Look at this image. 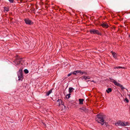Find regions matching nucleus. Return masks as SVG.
Instances as JSON below:
<instances>
[{
	"label": "nucleus",
	"mask_w": 130,
	"mask_h": 130,
	"mask_svg": "<svg viewBox=\"0 0 130 130\" xmlns=\"http://www.w3.org/2000/svg\"><path fill=\"white\" fill-rule=\"evenodd\" d=\"M97 117L95 118L96 121H97L98 123H101L100 122H103L104 121L102 116L101 114H98L97 115Z\"/></svg>",
	"instance_id": "nucleus-1"
},
{
	"label": "nucleus",
	"mask_w": 130,
	"mask_h": 130,
	"mask_svg": "<svg viewBox=\"0 0 130 130\" xmlns=\"http://www.w3.org/2000/svg\"><path fill=\"white\" fill-rule=\"evenodd\" d=\"M18 80L22 81L23 78V76L22 73V71L21 69H20L18 73Z\"/></svg>",
	"instance_id": "nucleus-2"
},
{
	"label": "nucleus",
	"mask_w": 130,
	"mask_h": 130,
	"mask_svg": "<svg viewBox=\"0 0 130 130\" xmlns=\"http://www.w3.org/2000/svg\"><path fill=\"white\" fill-rule=\"evenodd\" d=\"M89 32L91 34H97L101 35V33L98 30L95 29H91L89 30Z\"/></svg>",
	"instance_id": "nucleus-3"
},
{
	"label": "nucleus",
	"mask_w": 130,
	"mask_h": 130,
	"mask_svg": "<svg viewBox=\"0 0 130 130\" xmlns=\"http://www.w3.org/2000/svg\"><path fill=\"white\" fill-rule=\"evenodd\" d=\"M22 59H17L13 61L16 66L18 67H20L21 64V62Z\"/></svg>",
	"instance_id": "nucleus-4"
},
{
	"label": "nucleus",
	"mask_w": 130,
	"mask_h": 130,
	"mask_svg": "<svg viewBox=\"0 0 130 130\" xmlns=\"http://www.w3.org/2000/svg\"><path fill=\"white\" fill-rule=\"evenodd\" d=\"M79 110L81 112H83V111L86 112L88 111V109L86 108V107H82L79 108Z\"/></svg>",
	"instance_id": "nucleus-5"
},
{
	"label": "nucleus",
	"mask_w": 130,
	"mask_h": 130,
	"mask_svg": "<svg viewBox=\"0 0 130 130\" xmlns=\"http://www.w3.org/2000/svg\"><path fill=\"white\" fill-rule=\"evenodd\" d=\"M114 84L117 86L120 87L122 90H123L125 88L123 87V86L121 85L120 84L118 83L117 82H113Z\"/></svg>",
	"instance_id": "nucleus-6"
},
{
	"label": "nucleus",
	"mask_w": 130,
	"mask_h": 130,
	"mask_svg": "<svg viewBox=\"0 0 130 130\" xmlns=\"http://www.w3.org/2000/svg\"><path fill=\"white\" fill-rule=\"evenodd\" d=\"M25 23L27 24L30 25L32 23L31 20L28 19H25Z\"/></svg>",
	"instance_id": "nucleus-7"
},
{
	"label": "nucleus",
	"mask_w": 130,
	"mask_h": 130,
	"mask_svg": "<svg viewBox=\"0 0 130 130\" xmlns=\"http://www.w3.org/2000/svg\"><path fill=\"white\" fill-rule=\"evenodd\" d=\"M101 26H102L104 28H107L108 26L107 24L105 23H103L101 24Z\"/></svg>",
	"instance_id": "nucleus-8"
},
{
	"label": "nucleus",
	"mask_w": 130,
	"mask_h": 130,
	"mask_svg": "<svg viewBox=\"0 0 130 130\" xmlns=\"http://www.w3.org/2000/svg\"><path fill=\"white\" fill-rule=\"evenodd\" d=\"M82 79H84V80H86L87 79H90V77L89 76H83L81 78Z\"/></svg>",
	"instance_id": "nucleus-9"
},
{
	"label": "nucleus",
	"mask_w": 130,
	"mask_h": 130,
	"mask_svg": "<svg viewBox=\"0 0 130 130\" xmlns=\"http://www.w3.org/2000/svg\"><path fill=\"white\" fill-rule=\"evenodd\" d=\"M57 102H59V106L60 105V104H61L62 105H64V103L62 101V100L60 99H59L57 101Z\"/></svg>",
	"instance_id": "nucleus-10"
},
{
	"label": "nucleus",
	"mask_w": 130,
	"mask_h": 130,
	"mask_svg": "<svg viewBox=\"0 0 130 130\" xmlns=\"http://www.w3.org/2000/svg\"><path fill=\"white\" fill-rule=\"evenodd\" d=\"M117 124L118 125H121L123 126L125 125L123 122H122L121 121H118L117 122Z\"/></svg>",
	"instance_id": "nucleus-11"
},
{
	"label": "nucleus",
	"mask_w": 130,
	"mask_h": 130,
	"mask_svg": "<svg viewBox=\"0 0 130 130\" xmlns=\"http://www.w3.org/2000/svg\"><path fill=\"white\" fill-rule=\"evenodd\" d=\"M111 52L112 53L113 57L115 58H116L117 57V54L115 52Z\"/></svg>",
	"instance_id": "nucleus-12"
},
{
	"label": "nucleus",
	"mask_w": 130,
	"mask_h": 130,
	"mask_svg": "<svg viewBox=\"0 0 130 130\" xmlns=\"http://www.w3.org/2000/svg\"><path fill=\"white\" fill-rule=\"evenodd\" d=\"M84 101L83 99H79V104H83V101Z\"/></svg>",
	"instance_id": "nucleus-13"
},
{
	"label": "nucleus",
	"mask_w": 130,
	"mask_h": 130,
	"mask_svg": "<svg viewBox=\"0 0 130 130\" xmlns=\"http://www.w3.org/2000/svg\"><path fill=\"white\" fill-rule=\"evenodd\" d=\"M4 8L5 12H7L9 11V9L8 7H4Z\"/></svg>",
	"instance_id": "nucleus-14"
},
{
	"label": "nucleus",
	"mask_w": 130,
	"mask_h": 130,
	"mask_svg": "<svg viewBox=\"0 0 130 130\" xmlns=\"http://www.w3.org/2000/svg\"><path fill=\"white\" fill-rule=\"evenodd\" d=\"M74 89L73 88L70 87L69 88V91L70 93H71L72 92L73 90H74Z\"/></svg>",
	"instance_id": "nucleus-15"
},
{
	"label": "nucleus",
	"mask_w": 130,
	"mask_h": 130,
	"mask_svg": "<svg viewBox=\"0 0 130 130\" xmlns=\"http://www.w3.org/2000/svg\"><path fill=\"white\" fill-rule=\"evenodd\" d=\"M112 91V89L111 88H108L106 90V92L108 93H109Z\"/></svg>",
	"instance_id": "nucleus-16"
},
{
	"label": "nucleus",
	"mask_w": 130,
	"mask_h": 130,
	"mask_svg": "<svg viewBox=\"0 0 130 130\" xmlns=\"http://www.w3.org/2000/svg\"><path fill=\"white\" fill-rule=\"evenodd\" d=\"M79 70H77L74 71V72H72V74H73L74 75H76V74L79 73Z\"/></svg>",
	"instance_id": "nucleus-17"
},
{
	"label": "nucleus",
	"mask_w": 130,
	"mask_h": 130,
	"mask_svg": "<svg viewBox=\"0 0 130 130\" xmlns=\"http://www.w3.org/2000/svg\"><path fill=\"white\" fill-rule=\"evenodd\" d=\"M79 73L80 74L82 75L83 74H87V72H82L80 70H79Z\"/></svg>",
	"instance_id": "nucleus-18"
},
{
	"label": "nucleus",
	"mask_w": 130,
	"mask_h": 130,
	"mask_svg": "<svg viewBox=\"0 0 130 130\" xmlns=\"http://www.w3.org/2000/svg\"><path fill=\"white\" fill-rule=\"evenodd\" d=\"M124 68L123 67H120V66H118V67L115 66L114 67V69H118V68L124 69Z\"/></svg>",
	"instance_id": "nucleus-19"
},
{
	"label": "nucleus",
	"mask_w": 130,
	"mask_h": 130,
	"mask_svg": "<svg viewBox=\"0 0 130 130\" xmlns=\"http://www.w3.org/2000/svg\"><path fill=\"white\" fill-rule=\"evenodd\" d=\"M52 92V90H50L49 91L46 92V96L50 94Z\"/></svg>",
	"instance_id": "nucleus-20"
},
{
	"label": "nucleus",
	"mask_w": 130,
	"mask_h": 130,
	"mask_svg": "<svg viewBox=\"0 0 130 130\" xmlns=\"http://www.w3.org/2000/svg\"><path fill=\"white\" fill-rule=\"evenodd\" d=\"M24 72L26 74H27L28 73L29 71L27 69H25L24 70Z\"/></svg>",
	"instance_id": "nucleus-21"
},
{
	"label": "nucleus",
	"mask_w": 130,
	"mask_h": 130,
	"mask_svg": "<svg viewBox=\"0 0 130 130\" xmlns=\"http://www.w3.org/2000/svg\"><path fill=\"white\" fill-rule=\"evenodd\" d=\"M123 124H125V125L123 126H126V125H128L129 124L128 122H126L125 123V122H123Z\"/></svg>",
	"instance_id": "nucleus-22"
},
{
	"label": "nucleus",
	"mask_w": 130,
	"mask_h": 130,
	"mask_svg": "<svg viewBox=\"0 0 130 130\" xmlns=\"http://www.w3.org/2000/svg\"><path fill=\"white\" fill-rule=\"evenodd\" d=\"M9 2L11 3H13L14 0H8Z\"/></svg>",
	"instance_id": "nucleus-23"
},
{
	"label": "nucleus",
	"mask_w": 130,
	"mask_h": 130,
	"mask_svg": "<svg viewBox=\"0 0 130 130\" xmlns=\"http://www.w3.org/2000/svg\"><path fill=\"white\" fill-rule=\"evenodd\" d=\"M72 72L70 73L68 75V76H71L72 75Z\"/></svg>",
	"instance_id": "nucleus-24"
},
{
	"label": "nucleus",
	"mask_w": 130,
	"mask_h": 130,
	"mask_svg": "<svg viewBox=\"0 0 130 130\" xmlns=\"http://www.w3.org/2000/svg\"><path fill=\"white\" fill-rule=\"evenodd\" d=\"M70 97V96L67 95H66V98H69Z\"/></svg>",
	"instance_id": "nucleus-25"
},
{
	"label": "nucleus",
	"mask_w": 130,
	"mask_h": 130,
	"mask_svg": "<svg viewBox=\"0 0 130 130\" xmlns=\"http://www.w3.org/2000/svg\"><path fill=\"white\" fill-rule=\"evenodd\" d=\"M125 100L127 103H128V102H129L127 98H126L125 99Z\"/></svg>",
	"instance_id": "nucleus-26"
},
{
	"label": "nucleus",
	"mask_w": 130,
	"mask_h": 130,
	"mask_svg": "<svg viewBox=\"0 0 130 130\" xmlns=\"http://www.w3.org/2000/svg\"><path fill=\"white\" fill-rule=\"evenodd\" d=\"M115 125H116L117 126H118V124H117V123H115Z\"/></svg>",
	"instance_id": "nucleus-27"
},
{
	"label": "nucleus",
	"mask_w": 130,
	"mask_h": 130,
	"mask_svg": "<svg viewBox=\"0 0 130 130\" xmlns=\"http://www.w3.org/2000/svg\"><path fill=\"white\" fill-rule=\"evenodd\" d=\"M80 82V83H79V84H80V85L81 86H82L81 85L82 84V83H81V82Z\"/></svg>",
	"instance_id": "nucleus-28"
},
{
	"label": "nucleus",
	"mask_w": 130,
	"mask_h": 130,
	"mask_svg": "<svg viewBox=\"0 0 130 130\" xmlns=\"http://www.w3.org/2000/svg\"><path fill=\"white\" fill-rule=\"evenodd\" d=\"M71 94L70 93L69 94H68L67 95H68L70 96Z\"/></svg>",
	"instance_id": "nucleus-29"
},
{
	"label": "nucleus",
	"mask_w": 130,
	"mask_h": 130,
	"mask_svg": "<svg viewBox=\"0 0 130 130\" xmlns=\"http://www.w3.org/2000/svg\"><path fill=\"white\" fill-rule=\"evenodd\" d=\"M104 123L103 122V123H101L102 125H103V124H104Z\"/></svg>",
	"instance_id": "nucleus-30"
},
{
	"label": "nucleus",
	"mask_w": 130,
	"mask_h": 130,
	"mask_svg": "<svg viewBox=\"0 0 130 130\" xmlns=\"http://www.w3.org/2000/svg\"><path fill=\"white\" fill-rule=\"evenodd\" d=\"M87 81L89 82V81H90L89 80H88Z\"/></svg>",
	"instance_id": "nucleus-31"
},
{
	"label": "nucleus",
	"mask_w": 130,
	"mask_h": 130,
	"mask_svg": "<svg viewBox=\"0 0 130 130\" xmlns=\"http://www.w3.org/2000/svg\"><path fill=\"white\" fill-rule=\"evenodd\" d=\"M64 107L65 108L66 106H64Z\"/></svg>",
	"instance_id": "nucleus-32"
},
{
	"label": "nucleus",
	"mask_w": 130,
	"mask_h": 130,
	"mask_svg": "<svg viewBox=\"0 0 130 130\" xmlns=\"http://www.w3.org/2000/svg\"><path fill=\"white\" fill-rule=\"evenodd\" d=\"M91 81L93 82V80H92Z\"/></svg>",
	"instance_id": "nucleus-33"
}]
</instances>
